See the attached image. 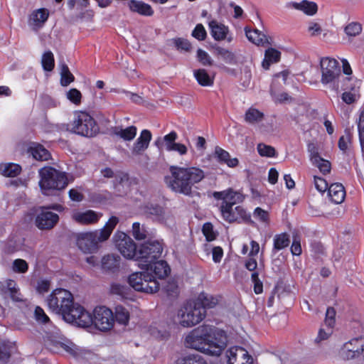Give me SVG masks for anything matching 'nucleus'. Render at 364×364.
Masks as SVG:
<instances>
[{
	"mask_svg": "<svg viewBox=\"0 0 364 364\" xmlns=\"http://www.w3.org/2000/svg\"><path fill=\"white\" fill-rule=\"evenodd\" d=\"M216 54L227 63L233 64L235 63V54L228 49L218 47L216 48Z\"/></svg>",
	"mask_w": 364,
	"mask_h": 364,
	"instance_id": "48",
	"label": "nucleus"
},
{
	"mask_svg": "<svg viewBox=\"0 0 364 364\" xmlns=\"http://www.w3.org/2000/svg\"><path fill=\"white\" fill-rule=\"evenodd\" d=\"M215 155L219 161L225 163L230 168L236 167L239 164L237 158H230V154L220 147L215 148Z\"/></svg>",
	"mask_w": 364,
	"mask_h": 364,
	"instance_id": "38",
	"label": "nucleus"
},
{
	"mask_svg": "<svg viewBox=\"0 0 364 364\" xmlns=\"http://www.w3.org/2000/svg\"><path fill=\"white\" fill-rule=\"evenodd\" d=\"M110 292L112 294L124 297L127 294V287L119 283H113L110 286Z\"/></svg>",
	"mask_w": 364,
	"mask_h": 364,
	"instance_id": "58",
	"label": "nucleus"
},
{
	"mask_svg": "<svg viewBox=\"0 0 364 364\" xmlns=\"http://www.w3.org/2000/svg\"><path fill=\"white\" fill-rule=\"evenodd\" d=\"M162 251V245L159 241L144 243L137 251L136 260L152 266V262L161 257Z\"/></svg>",
	"mask_w": 364,
	"mask_h": 364,
	"instance_id": "12",
	"label": "nucleus"
},
{
	"mask_svg": "<svg viewBox=\"0 0 364 364\" xmlns=\"http://www.w3.org/2000/svg\"><path fill=\"white\" fill-rule=\"evenodd\" d=\"M220 211L223 219L229 223L248 218L247 211L242 206H236L233 209L229 205H221Z\"/></svg>",
	"mask_w": 364,
	"mask_h": 364,
	"instance_id": "22",
	"label": "nucleus"
},
{
	"mask_svg": "<svg viewBox=\"0 0 364 364\" xmlns=\"http://www.w3.org/2000/svg\"><path fill=\"white\" fill-rule=\"evenodd\" d=\"M250 246L251 250L248 255L249 258L246 260L245 266L249 271H255L257 269V262L255 256L258 255L260 247L259 243L255 240L251 241Z\"/></svg>",
	"mask_w": 364,
	"mask_h": 364,
	"instance_id": "32",
	"label": "nucleus"
},
{
	"mask_svg": "<svg viewBox=\"0 0 364 364\" xmlns=\"http://www.w3.org/2000/svg\"><path fill=\"white\" fill-rule=\"evenodd\" d=\"M197 58L198 61L203 65H211L212 60L210 56L207 52L202 49H198L197 51Z\"/></svg>",
	"mask_w": 364,
	"mask_h": 364,
	"instance_id": "62",
	"label": "nucleus"
},
{
	"mask_svg": "<svg viewBox=\"0 0 364 364\" xmlns=\"http://www.w3.org/2000/svg\"><path fill=\"white\" fill-rule=\"evenodd\" d=\"M49 12L45 9L33 11L29 16L28 23L33 29L41 27L47 21Z\"/></svg>",
	"mask_w": 364,
	"mask_h": 364,
	"instance_id": "24",
	"label": "nucleus"
},
{
	"mask_svg": "<svg viewBox=\"0 0 364 364\" xmlns=\"http://www.w3.org/2000/svg\"><path fill=\"white\" fill-rule=\"evenodd\" d=\"M112 239L116 248L124 258L136 260V245L129 235L123 232L117 231Z\"/></svg>",
	"mask_w": 364,
	"mask_h": 364,
	"instance_id": "13",
	"label": "nucleus"
},
{
	"mask_svg": "<svg viewBox=\"0 0 364 364\" xmlns=\"http://www.w3.org/2000/svg\"><path fill=\"white\" fill-rule=\"evenodd\" d=\"M253 217L260 223L267 225L269 223V212L261 208L257 207L255 209Z\"/></svg>",
	"mask_w": 364,
	"mask_h": 364,
	"instance_id": "50",
	"label": "nucleus"
},
{
	"mask_svg": "<svg viewBox=\"0 0 364 364\" xmlns=\"http://www.w3.org/2000/svg\"><path fill=\"white\" fill-rule=\"evenodd\" d=\"M289 6L309 16L314 15L317 11V5L315 3L306 0L301 2H291Z\"/></svg>",
	"mask_w": 364,
	"mask_h": 364,
	"instance_id": "36",
	"label": "nucleus"
},
{
	"mask_svg": "<svg viewBox=\"0 0 364 364\" xmlns=\"http://www.w3.org/2000/svg\"><path fill=\"white\" fill-rule=\"evenodd\" d=\"M213 196L216 200H223V203L222 205H229L231 208L235 204L242 202L245 198L241 193L235 191L232 188L223 191H215L213 193Z\"/></svg>",
	"mask_w": 364,
	"mask_h": 364,
	"instance_id": "21",
	"label": "nucleus"
},
{
	"mask_svg": "<svg viewBox=\"0 0 364 364\" xmlns=\"http://www.w3.org/2000/svg\"><path fill=\"white\" fill-rule=\"evenodd\" d=\"M259 154L262 156L273 157L275 155L274 147L264 144H259L257 147Z\"/></svg>",
	"mask_w": 364,
	"mask_h": 364,
	"instance_id": "54",
	"label": "nucleus"
},
{
	"mask_svg": "<svg viewBox=\"0 0 364 364\" xmlns=\"http://www.w3.org/2000/svg\"><path fill=\"white\" fill-rule=\"evenodd\" d=\"M225 358L228 364H252L253 358L249 352L240 346H233L227 350Z\"/></svg>",
	"mask_w": 364,
	"mask_h": 364,
	"instance_id": "18",
	"label": "nucleus"
},
{
	"mask_svg": "<svg viewBox=\"0 0 364 364\" xmlns=\"http://www.w3.org/2000/svg\"><path fill=\"white\" fill-rule=\"evenodd\" d=\"M27 262L22 259H16L13 262V270L18 273H25L28 270Z\"/></svg>",
	"mask_w": 364,
	"mask_h": 364,
	"instance_id": "59",
	"label": "nucleus"
},
{
	"mask_svg": "<svg viewBox=\"0 0 364 364\" xmlns=\"http://www.w3.org/2000/svg\"><path fill=\"white\" fill-rule=\"evenodd\" d=\"M165 177L167 186L173 192L190 196L193 187L205 178V172L198 166L173 165Z\"/></svg>",
	"mask_w": 364,
	"mask_h": 364,
	"instance_id": "1",
	"label": "nucleus"
},
{
	"mask_svg": "<svg viewBox=\"0 0 364 364\" xmlns=\"http://www.w3.org/2000/svg\"><path fill=\"white\" fill-rule=\"evenodd\" d=\"M143 212L159 222H164L165 220V213L163 208L159 205L147 204L144 205Z\"/></svg>",
	"mask_w": 364,
	"mask_h": 364,
	"instance_id": "37",
	"label": "nucleus"
},
{
	"mask_svg": "<svg viewBox=\"0 0 364 364\" xmlns=\"http://www.w3.org/2000/svg\"><path fill=\"white\" fill-rule=\"evenodd\" d=\"M119 223L118 218L111 217L103 228L78 235L77 245L85 253H93L98 250L100 243L107 241Z\"/></svg>",
	"mask_w": 364,
	"mask_h": 364,
	"instance_id": "2",
	"label": "nucleus"
},
{
	"mask_svg": "<svg viewBox=\"0 0 364 364\" xmlns=\"http://www.w3.org/2000/svg\"><path fill=\"white\" fill-rule=\"evenodd\" d=\"M357 124L360 146L364 151V110L360 112Z\"/></svg>",
	"mask_w": 364,
	"mask_h": 364,
	"instance_id": "56",
	"label": "nucleus"
},
{
	"mask_svg": "<svg viewBox=\"0 0 364 364\" xmlns=\"http://www.w3.org/2000/svg\"><path fill=\"white\" fill-rule=\"evenodd\" d=\"M264 118V113L253 107L248 108L244 115L245 122L250 125L259 124L263 121Z\"/></svg>",
	"mask_w": 364,
	"mask_h": 364,
	"instance_id": "31",
	"label": "nucleus"
},
{
	"mask_svg": "<svg viewBox=\"0 0 364 364\" xmlns=\"http://www.w3.org/2000/svg\"><path fill=\"white\" fill-rule=\"evenodd\" d=\"M101 213L90 209H74L70 213V218L80 225H91L98 223L102 218Z\"/></svg>",
	"mask_w": 364,
	"mask_h": 364,
	"instance_id": "16",
	"label": "nucleus"
},
{
	"mask_svg": "<svg viewBox=\"0 0 364 364\" xmlns=\"http://www.w3.org/2000/svg\"><path fill=\"white\" fill-rule=\"evenodd\" d=\"M333 333V330L328 328H325L323 326L320 328L318 336L315 339L316 343H320L322 341L326 340Z\"/></svg>",
	"mask_w": 364,
	"mask_h": 364,
	"instance_id": "64",
	"label": "nucleus"
},
{
	"mask_svg": "<svg viewBox=\"0 0 364 364\" xmlns=\"http://www.w3.org/2000/svg\"><path fill=\"white\" fill-rule=\"evenodd\" d=\"M330 199L336 204L341 203L346 197V191L341 183H336L331 184L328 192Z\"/></svg>",
	"mask_w": 364,
	"mask_h": 364,
	"instance_id": "28",
	"label": "nucleus"
},
{
	"mask_svg": "<svg viewBox=\"0 0 364 364\" xmlns=\"http://www.w3.org/2000/svg\"><path fill=\"white\" fill-rule=\"evenodd\" d=\"M127 6L131 11L141 16H151L154 14V10L151 6L141 1L130 0L127 3Z\"/></svg>",
	"mask_w": 364,
	"mask_h": 364,
	"instance_id": "26",
	"label": "nucleus"
},
{
	"mask_svg": "<svg viewBox=\"0 0 364 364\" xmlns=\"http://www.w3.org/2000/svg\"><path fill=\"white\" fill-rule=\"evenodd\" d=\"M245 34L247 39L255 45L264 46L270 44L269 38L258 29L250 30L246 28Z\"/></svg>",
	"mask_w": 364,
	"mask_h": 364,
	"instance_id": "30",
	"label": "nucleus"
},
{
	"mask_svg": "<svg viewBox=\"0 0 364 364\" xmlns=\"http://www.w3.org/2000/svg\"><path fill=\"white\" fill-rule=\"evenodd\" d=\"M120 257L114 254L105 255L101 260V266L103 269L113 270L119 266Z\"/></svg>",
	"mask_w": 364,
	"mask_h": 364,
	"instance_id": "40",
	"label": "nucleus"
},
{
	"mask_svg": "<svg viewBox=\"0 0 364 364\" xmlns=\"http://www.w3.org/2000/svg\"><path fill=\"white\" fill-rule=\"evenodd\" d=\"M205 310L201 306V304L191 300L178 309L176 321L181 326L188 328L199 323L205 318Z\"/></svg>",
	"mask_w": 364,
	"mask_h": 364,
	"instance_id": "5",
	"label": "nucleus"
},
{
	"mask_svg": "<svg viewBox=\"0 0 364 364\" xmlns=\"http://www.w3.org/2000/svg\"><path fill=\"white\" fill-rule=\"evenodd\" d=\"M142 271L134 272L127 277L129 285L136 291L147 294H153L159 291L160 284L155 279L151 273L152 266L147 264L139 263Z\"/></svg>",
	"mask_w": 364,
	"mask_h": 364,
	"instance_id": "3",
	"label": "nucleus"
},
{
	"mask_svg": "<svg viewBox=\"0 0 364 364\" xmlns=\"http://www.w3.org/2000/svg\"><path fill=\"white\" fill-rule=\"evenodd\" d=\"M73 301L72 294L64 289L54 290L47 300L49 309L61 315L68 309Z\"/></svg>",
	"mask_w": 364,
	"mask_h": 364,
	"instance_id": "10",
	"label": "nucleus"
},
{
	"mask_svg": "<svg viewBox=\"0 0 364 364\" xmlns=\"http://www.w3.org/2000/svg\"><path fill=\"white\" fill-rule=\"evenodd\" d=\"M151 139V132L148 129H143L131 148L132 154L133 156L142 154L148 149Z\"/></svg>",
	"mask_w": 364,
	"mask_h": 364,
	"instance_id": "23",
	"label": "nucleus"
},
{
	"mask_svg": "<svg viewBox=\"0 0 364 364\" xmlns=\"http://www.w3.org/2000/svg\"><path fill=\"white\" fill-rule=\"evenodd\" d=\"M178 364H208L205 360L198 354L190 355L178 360Z\"/></svg>",
	"mask_w": 364,
	"mask_h": 364,
	"instance_id": "49",
	"label": "nucleus"
},
{
	"mask_svg": "<svg viewBox=\"0 0 364 364\" xmlns=\"http://www.w3.org/2000/svg\"><path fill=\"white\" fill-rule=\"evenodd\" d=\"M280 58V51L273 48H269L264 52V58L262 63V68L268 70L272 64L278 63Z\"/></svg>",
	"mask_w": 364,
	"mask_h": 364,
	"instance_id": "34",
	"label": "nucleus"
},
{
	"mask_svg": "<svg viewBox=\"0 0 364 364\" xmlns=\"http://www.w3.org/2000/svg\"><path fill=\"white\" fill-rule=\"evenodd\" d=\"M101 331L110 330L114 325L112 311L105 306H98L94 309L92 316V325Z\"/></svg>",
	"mask_w": 364,
	"mask_h": 364,
	"instance_id": "14",
	"label": "nucleus"
},
{
	"mask_svg": "<svg viewBox=\"0 0 364 364\" xmlns=\"http://www.w3.org/2000/svg\"><path fill=\"white\" fill-rule=\"evenodd\" d=\"M192 36L198 41L205 40L207 33L204 26L200 23L197 24L192 32Z\"/></svg>",
	"mask_w": 364,
	"mask_h": 364,
	"instance_id": "61",
	"label": "nucleus"
},
{
	"mask_svg": "<svg viewBox=\"0 0 364 364\" xmlns=\"http://www.w3.org/2000/svg\"><path fill=\"white\" fill-rule=\"evenodd\" d=\"M114 316L116 321L124 325H127L129 323L130 318V314L129 310L121 305L115 307Z\"/></svg>",
	"mask_w": 364,
	"mask_h": 364,
	"instance_id": "45",
	"label": "nucleus"
},
{
	"mask_svg": "<svg viewBox=\"0 0 364 364\" xmlns=\"http://www.w3.org/2000/svg\"><path fill=\"white\" fill-rule=\"evenodd\" d=\"M132 235L136 240H142L146 237V231L139 223H134L132 225Z\"/></svg>",
	"mask_w": 364,
	"mask_h": 364,
	"instance_id": "51",
	"label": "nucleus"
},
{
	"mask_svg": "<svg viewBox=\"0 0 364 364\" xmlns=\"http://www.w3.org/2000/svg\"><path fill=\"white\" fill-rule=\"evenodd\" d=\"M361 82L353 77L343 78L340 89L343 90L342 100L346 104H352L359 98V87Z\"/></svg>",
	"mask_w": 364,
	"mask_h": 364,
	"instance_id": "15",
	"label": "nucleus"
},
{
	"mask_svg": "<svg viewBox=\"0 0 364 364\" xmlns=\"http://www.w3.org/2000/svg\"><path fill=\"white\" fill-rule=\"evenodd\" d=\"M228 345L226 333L218 328L208 326L203 353L213 356H219Z\"/></svg>",
	"mask_w": 364,
	"mask_h": 364,
	"instance_id": "8",
	"label": "nucleus"
},
{
	"mask_svg": "<svg viewBox=\"0 0 364 364\" xmlns=\"http://www.w3.org/2000/svg\"><path fill=\"white\" fill-rule=\"evenodd\" d=\"M251 279L254 283V291L255 294H261L263 291V284L261 280L259 279L258 271L255 272L251 275Z\"/></svg>",
	"mask_w": 364,
	"mask_h": 364,
	"instance_id": "60",
	"label": "nucleus"
},
{
	"mask_svg": "<svg viewBox=\"0 0 364 364\" xmlns=\"http://www.w3.org/2000/svg\"><path fill=\"white\" fill-rule=\"evenodd\" d=\"M41 64L43 70L46 71H51L54 68L55 60L51 51L48 50L43 54Z\"/></svg>",
	"mask_w": 364,
	"mask_h": 364,
	"instance_id": "46",
	"label": "nucleus"
},
{
	"mask_svg": "<svg viewBox=\"0 0 364 364\" xmlns=\"http://www.w3.org/2000/svg\"><path fill=\"white\" fill-rule=\"evenodd\" d=\"M21 172V167L16 164L8 163L0 165V173L6 177H15Z\"/></svg>",
	"mask_w": 364,
	"mask_h": 364,
	"instance_id": "42",
	"label": "nucleus"
},
{
	"mask_svg": "<svg viewBox=\"0 0 364 364\" xmlns=\"http://www.w3.org/2000/svg\"><path fill=\"white\" fill-rule=\"evenodd\" d=\"M151 273L154 277H156L155 279L159 281V279H164L170 273V267L168 264L163 260L154 261L152 262Z\"/></svg>",
	"mask_w": 364,
	"mask_h": 364,
	"instance_id": "33",
	"label": "nucleus"
},
{
	"mask_svg": "<svg viewBox=\"0 0 364 364\" xmlns=\"http://www.w3.org/2000/svg\"><path fill=\"white\" fill-rule=\"evenodd\" d=\"M364 352V336L356 338L346 343L342 347L340 354L343 359L353 358Z\"/></svg>",
	"mask_w": 364,
	"mask_h": 364,
	"instance_id": "19",
	"label": "nucleus"
},
{
	"mask_svg": "<svg viewBox=\"0 0 364 364\" xmlns=\"http://www.w3.org/2000/svg\"><path fill=\"white\" fill-rule=\"evenodd\" d=\"M195 300L196 302H200L201 304V306L204 308V310H205V309L215 307L219 302L218 297L205 294H200Z\"/></svg>",
	"mask_w": 364,
	"mask_h": 364,
	"instance_id": "44",
	"label": "nucleus"
},
{
	"mask_svg": "<svg viewBox=\"0 0 364 364\" xmlns=\"http://www.w3.org/2000/svg\"><path fill=\"white\" fill-rule=\"evenodd\" d=\"M50 209H54L58 211H62L63 208L60 205H53L50 207H42L36 212L35 224L40 230H50L58 222L59 216L51 211Z\"/></svg>",
	"mask_w": 364,
	"mask_h": 364,
	"instance_id": "11",
	"label": "nucleus"
},
{
	"mask_svg": "<svg viewBox=\"0 0 364 364\" xmlns=\"http://www.w3.org/2000/svg\"><path fill=\"white\" fill-rule=\"evenodd\" d=\"M208 328V325H203L192 330L186 336V346L203 353L204 343L205 341Z\"/></svg>",
	"mask_w": 364,
	"mask_h": 364,
	"instance_id": "17",
	"label": "nucleus"
},
{
	"mask_svg": "<svg viewBox=\"0 0 364 364\" xmlns=\"http://www.w3.org/2000/svg\"><path fill=\"white\" fill-rule=\"evenodd\" d=\"M41 179L39 186L45 195H50L55 191L64 189L68 184L65 173L50 166H46L39 171Z\"/></svg>",
	"mask_w": 364,
	"mask_h": 364,
	"instance_id": "4",
	"label": "nucleus"
},
{
	"mask_svg": "<svg viewBox=\"0 0 364 364\" xmlns=\"http://www.w3.org/2000/svg\"><path fill=\"white\" fill-rule=\"evenodd\" d=\"M178 134L176 132L172 131L168 134H166L163 137H159L155 141V145L159 149L164 148L166 151H171V149L173 147L176 143Z\"/></svg>",
	"mask_w": 364,
	"mask_h": 364,
	"instance_id": "29",
	"label": "nucleus"
},
{
	"mask_svg": "<svg viewBox=\"0 0 364 364\" xmlns=\"http://www.w3.org/2000/svg\"><path fill=\"white\" fill-rule=\"evenodd\" d=\"M68 129L86 137H92L99 132V127L94 118L87 112L75 111Z\"/></svg>",
	"mask_w": 364,
	"mask_h": 364,
	"instance_id": "6",
	"label": "nucleus"
},
{
	"mask_svg": "<svg viewBox=\"0 0 364 364\" xmlns=\"http://www.w3.org/2000/svg\"><path fill=\"white\" fill-rule=\"evenodd\" d=\"M336 311L333 308H328L324 321V326L333 330L336 323Z\"/></svg>",
	"mask_w": 364,
	"mask_h": 364,
	"instance_id": "55",
	"label": "nucleus"
},
{
	"mask_svg": "<svg viewBox=\"0 0 364 364\" xmlns=\"http://www.w3.org/2000/svg\"><path fill=\"white\" fill-rule=\"evenodd\" d=\"M3 290L5 293L9 294L14 301H23V296L19 292V289L18 288L16 283L14 280H6L4 284H3Z\"/></svg>",
	"mask_w": 364,
	"mask_h": 364,
	"instance_id": "35",
	"label": "nucleus"
},
{
	"mask_svg": "<svg viewBox=\"0 0 364 364\" xmlns=\"http://www.w3.org/2000/svg\"><path fill=\"white\" fill-rule=\"evenodd\" d=\"M150 336L156 339H165L168 338V331L160 324L154 323L151 325L148 329Z\"/></svg>",
	"mask_w": 364,
	"mask_h": 364,
	"instance_id": "43",
	"label": "nucleus"
},
{
	"mask_svg": "<svg viewBox=\"0 0 364 364\" xmlns=\"http://www.w3.org/2000/svg\"><path fill=\"white\" fill-rule=\"evenodd\" d=\"M66 97L68 100L76 105H80L81 102V92L75 88H72L68 91L66 92Z\"/></svg>",
	"mask_w": 364,
	"mask_h": 364,
	"instance_id": "57",
	"label": "nucleus"
},
{
	"mask_svg": "<svg viewBox=\"0 0 364 364\" xmlns=\"http://www.w3.org/2000/svg\"><path fill=\"white\" fill-rule=\"evenodd\" d=\"M62 316L66 322L77 326L87 328L92 326V315L78 304L73 302Z\"/></svg>",
	"mask_w": 364,
	"mask_h": 364,
	"instance_id": "9",
	"label": "nucleus"
},
{
	"mask_svg": "<svg viewBox=\"0 0 364 364\" xmlns=\"http://www.w3.org/2000/svg\"><path fill=\"white\" fill-rule=\"evenodd\" d=\"M34 316L36 320L39 323H46L49 321L48 316L46 314L44 310L40 306L36 307Z\"/></svg>",
	"mask_w": 364,
	"mask_h": 364,
	"instance_id": "63",
	"label": "nucleus"
},
{
	"mask_svg": "<svg viewBox=\"0 0 364 364\" xmlns=\"http://www.w3.org/2000/svg\"><path fill=\"white\" fill-rule=\"evenodd\" d=\"M321 83L327 88L338 92L344 77L341 76L338 62L331 58H323L320 63Z\"/></svg>",
	"mask_w": 364,
	"mask_h": 364,
	"instance_id": "7",
	"label": "nucleus"
},
{
	"mask_svg": "<svg viewBox=\"0 0 364 364\" xmlns=\"http://www.w3.org/2000/svg\"><path fill=\"white\" fill-rule=\"evenodd\" d=\"M309 151H310V160L313 165L316 166L323 174L328 173L331 171V163L322 159L319 154L314 150L311 149L309 146Z\"/></svg>",
	"mask_w": 364,
	"mask_h": 364,
	"instance_id": "27",
	"label": "nucleus"
},
{
	"mask_svg": "<svg viewBox=\"0 0 364 364\" xmlns=\"http://www.w3.org/2000/svg\"><path fill=\"white\" fill-rule=\"evenodd\" d=\"M208 26L214 40L218 41L225 40L229 43L232 41V35L230 33L228 27L223 23L212 20L208 23Z\"/></svg>",
	"mask_w": 364,
	"mask_h": 364,
	"instance_id": "20",
	"label": "nucleus"
},
{
	"mask_svg": "<svg viewBox=\"0 0 364 364\" xmlns=\"http://www.w3.org/2000/svg\"><path fill=\"white\" fill-rule=\"evenodd\" d=\"M137 128L135 126L127 127H115L112 129V134L114 136L124 141H131L136 136Z\"/></svg>",
	"mask_w": 364,
	"mask_h": 364,
	"instance_id": "25",
	"label": "nucleus"
},
{
	"mask_svg": "<svg viewBox=\"0 0 364 364\" xmlns=\"http://www.w3.org/2000/svg\"><path fill=\"white\" fill-rule=\"evenodd\" d=\"M193 75L198 84L203 87H210L213 85L214 77L210 75L204 69H198L193 71Z\"/></svg>",
	"mask_w": 364,
	"mask_h": 364,
	"instance_id": "39",
	"label": "nucleus"
},
{
	"mask_svg": "<svg viewBox=\"0 0 364 364\" xmlns=\"http://www.w3.org/2000/svg\"><path fill=\"white\" fill-rule=\"evenodd\" d=\"M362 26L357 22H351L345 27V33L347 36L353 37L360 34L362 31Z\"/></svg>",
	"mask_w": 364,
	"mask_h": 364,
	"instance_id": "53",
	"label": "nucleus"
},
{
	"mask_svg": "<svg viewBox=\"0 0 364 364\" xmlns=\"http://www.w3.org/2000/svg\"><path fill=\"white\" fill-rule=\"evenodd\" d=\"M290 240L286 233L279 234L274 237V248L280 250L289 245Z\"/></svg>",
	"mask_w": 364,
	"mask_h": 364,
	"instance_id": "47",
	"label": "nucleus"
},
{
	"mask_svg": "<svg viewBox=\"0 0 364 364\" xmlns=\"http://www.w3.org/2000/svg\"><path fill=\"white\" fill-rule=\"evenodd\" d=\"M61 84L63 86H67L74 80L73 74L70 72L68 67L63 64L61 65Z\"/></svg>",
	"mask_w": 364,
	"mask_h": 364,
	"instance_id": "52",
	"label": "nucleus"
},
{
	"mask_svg": "<svg viewBox=\"0 0 364 364\" xmlns=\"http://www.w3.org/2000/svg\"><path fill=\"white\" fill-rule=\"evenodd\" d=\"M29 153L38 161H46L50 158V153L41 144H34L29 148Z\"/></svg>",
	"mask_w": 364,
	"mask_h": 364,
	"instance_id": "41",
	"label": "nucleus"
}]
</instances>
